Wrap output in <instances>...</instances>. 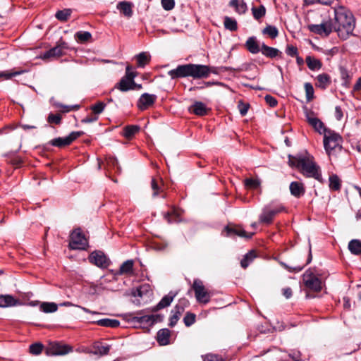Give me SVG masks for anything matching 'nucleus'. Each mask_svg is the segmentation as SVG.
Returning <instances> with one entry per match:
<instances>
[{
	"label": "nucleus",
	"mask_w": 361,
	"mask_h": 361,
	"mask_svg": "<svg viewBox=\"0 0 361 361\" xmlns=\"http://www.w3.org/2000/svg\"><path fill=\"white\" fill-rule=\"evenodd\" d=\"M98 116L95 115H92L87 116L86 118H83L82 120V123H93L98 120Z\"/></svg>",
	"instance_id": "obj_61"
},
{
	"label": "nucleus",
	"mask_w": 361,
	"mask_h": 361,
	"mask_svg": "<svg viewBox=\"0 0 361 361\" xmlns=\"http://www.w3.org/2000/svg\"><path fill=\"white\" fill-rule=\"evenodd\" d=\"M67 49V45L65 42H62L54 48L47 51L42 56V59H47L51 58H57L64 54V49Z\"/></svg>",
	"instance_id": "obj_14"
},
{
	"label": "nucleus",
	"mask_w": 361,
	"mask_h": 361,
	"mask_svg": "<svg viewBox=\"0 0 361 361\" xmlns=\"http://www.w3.org/2000/svg\"><path fill=\"white\" fill-rule=\"evenodd\" d=\"M188 305V301L186 299H180L174 308L171 312L169 325L173 327L179 320L180 316L185 311V307Z\"/></svg>",
	"instance_id": "obj_8"
},
{
	"label": "nucleus",
	"mask_w": 361,
	"mask_h": 361,
	"mask_svg": "<svg viewBox=\"0 0 361 361\" xmlns=\"http://www.w3.org/2000/svg\"><path fill=\"white\" fill-rule=\"evenodd\" d=\"M255 257L256 255L254 251H250V252L247 253L240 262L241 267L244 269L247 268L250 263H251Z\"/></svg>",
	"instance_id": "obj_40"
},
{
	"label": "nucleus",
	"mask_w": 361,
	"mask_h": 361,
	"mask_svg": "<svg viewBox=\"0 0 361 361\" xmlns=\"http://www.w3.org/2000/svg\"><path fill=\"white\" fill-rule=\"evenodd\" d=\"M176 295V293L171 291L168 295L162 298L160 302L153 308V311H157L169 306L172 301L173 300Z\"/></svg>",
	"instance_id": "obj_17"
},
{
	"label": "nucleus",
	"mask_w": 361,
	"mask_h": 361,
	"mask_svg": "<svg viewBox=\"0 0 361 361\" xmlns=\"http://www.w3.org/2000/svg\"><path fill=\"white\" fill-rule=\"evenodd\" d=\"M305 90V94H306V99L307 102L312 101L314 96V87L312 85L310 82H306L304 85Z\"/></svg>",
	"instance_id": "obj_44"
},
{
	"label": "nucleus",
	"mask_w": 361,
	"mask_h": 361,
	"mask_svg": "<svg viewBox=\"0 0 361 361\" xmlns=\"http://www.w3.org/2000/svg\"><path fill=\"white\" fill-rule=\"evenodd\" d=\"M329 187L330 188L338 190L340 189L341 183L337 176H331L329 178Z\"/></svg>",
	"instance_id": "obj_48"
},
{
	"label": "nucleus",
	"mask_w": 361,
	"mask_h": 361,
	"mask_svg": "<svg viewBox=\"0 0 361 361\" xmlns=\"http://www.w3.org/2000/svg\"><path fill=\"white\" fill-rule=\"evenodd\" d=\"M190 112L198 116H203V103L201 102H196L188 108Z\"/></svg>",
	"instance_id": "obj_41"
},
{
	"label": "nucleus",
	"mask_w": 361,
	"mask_h": 361,
	"mask_svg": "<svg viewBox=\"0 0 361 361\" xmlns=\"http://www.w3.org/2000/svg\"><path fill=\"white\" fill-rule=\"evenodd\" d=\"M71 11L70 9H64L59 11L56 13V18L61 21H66L71 16Z\"/></svg>",
	"instance_id": "obj_47"
},
{
	"label": "nucleus",
	"mask_w": 361,
	"mask_h": 361,
	"mask_svg": "<svg viewBox=\"0 0 361 361\" xmlns=\"http://www.w3.org/2000/svg\"><path fill=\"white\" fill-rule=\"evenodd\" d=\"M260 51L262 53L263 55L269 58H274L278 56V54L280 53L279 49L268 47L264 43H262Z\"/></svg>",
	"instance_id": "obj_28"
},
{
	"label": "nucleus",
	"mask_w": 361,
	"mask_h": 361,
	"mask_svg": "<svg viewBox=\"0 0 361 361\" xmlns=\"http://www.w3.org/2000/svg\"><path fill=\"white\" fill-rule=\"evenodd\" d=\"M306 117L308 123L317 131L319 134H322L323 135L325 134V132L329 130L324 126V123L317 118L313 116L312 114L310 112H306Z\"/></svg>",
	"instance_id": "obj_15"
},
{
	"label": "nucleus",
	"mask_w": 361,
	"mask_h": 361,
	"mask_svg": "<svg viewBox=\"0 0 361 361\" xmlns=\"http://www.w3.org/2000/svg\"><path fill=\"white\" fill-rule=\"evenodd\" d=\"M180 213L178 210L173 209L172 212H167L164 214V218L169 223H173L180 221Z\"/></svg>",
	"instance_id": "obj_37"
},
{
	"label": "nucleus",
	"mask_w": 361,
	"mask_h": 361,
	"mask_svg": "<svg viewBox=\"0 0 361 361\" xmlns=\"http://www.w3.org/2000/svg\"><path fill=\"white\" fill-rule=\"evenodd\" d=\"M252 12L254 18L257 20H259L265 15L266 9L264 6L261 5L258 8L252 7Z\"/></svg>",
	"instance_id": "obj_45"
},
{
	"label": "nucleus",
	"mask_w": 361,
	"mask_h": 361,
	"mask_svg": "<svg viewBox=\"0 0 361 361\" xmlns=\"http://www.w3.org/2000/svg\"><path fill=\"white\" fill-rule=\"evenodd\" d=\"M130 69L131 67L130 66L126 67V75L124 77L128 78L132 82H135L134 78L136 77L137 74L135 72L131 71Z\"/></svg>",
	"instance_id": "obj_57"
},
{
	"label": "nucleus",
	"mask_w": 361,
	"mask_h": 361,
	"mask_svg": "<svg viewBox=\"0 0 361 361\" xmlns=\"http://www.w3.org/2000/svg\"><path fill=\"white\" fill-rule=\"evenodd\" d=\"M23 71H11V72H2L0 76H4L6 79H10L13 76L20 75Z\"/></svg>",
	"instance_id": "obj_56"
},
{
	"label": "nucleus",
	"mask_w": 361,
	"mask_h": 361,
	"mask_svg": "<svg viewBox=\"0 0 361 361\" xmlns=\"http://www.w3.org/2000/svg\"><path fill=\"white\" fill-rule=\"evenodd\" d=\"M151 188L153 190V197H157L159 194L162 192L161 181L152 178L151 180Z\"/></svg>",
	"instance_id": "obj_35"
},
{
	"label": "nucleus",
	"mask_w": 361,
	"mask_h": 361,
	"mask_svg": "<svg viewBox=\"0 0 361 361\" xmlns=\"http://www.w3.org/2000/svg\"><path fill=\"white\" fill-rule=\"evenodd\" d=\"M134 319L142 324L152 326L157 322L161 321V317L159 314L140 315V314H137V315L134 317Z\"/></svg>",
	"instance_id": "obj_16"
},
{
	"label": "nucleus",
	"mask_w": 361,
	"mask_h": 361,
	"mask_svg": "<svg viewBox=\"0 0 361 361\" xmlns=\"http://www.w3.org/2000/svg\"><path fill=\"white\" fill-rule=\"evenodd\" d=\"M61 119H62V116L59 114H49L47 117V121L50 124L59 125L61 123Z\"/></svg>",
	"instance_id": "obj_49"
},
{
	"label": "nucleus",
	"mask_w": 361,
	"mask_h": 361,
	"mask_svg": "<svg viewBox=\"0 0 361 361\" xmlns=\"http://www.w3.org/2000/svg\"><path fill=\"white\" fill-rule=\"evenodd\" d=\"M109 345H103L99 342H95L92 345V353L95 355H104L109 353Z\"/></svg>",
	"instance_id": "obj_24"
},
{
	"label": "nucleus",
	"mask_w": 361,
	"mask_h": 361,
	"mask_svg": "<svg viewBox=\"0 0 361 361\" xmlns=\"http://www.w3.org/2000/svg\"><path fill=\"white\" fill-rule=\"evenodd\" d=\"M89 261L92 264L102 268H106L109 264V259L101 251L92 252L89 257Z\"/></svg>",
	"instance_id": "obj_12"
},
{
	"label": "nucleus",
	"mask_w": 361,
	"mask_h": 361,
	"mask_svg": "<svg viewBox=\"0 0 361 361\" xmlns=\"http://www.w3.org/2000/svg\"><path fill=\"white\" fill-rule=\"evenodd\" d=\"M283 209L284 207L281 205L276 207L268 205L264 207L259 217V222L262 224H270L274 216L281 212Z\"/></svg>",
	"instance_id": "obj_6"
},
{
	"label": "nucleus",
	"mask_w": 361,
	"mask_h": 361,
	"mask_svg": "<svg viewBox=\"0 0 361 361\" xmlns=\"http://www.w3.org/2000/svg\"><path fill=\"white\" fill-rule=\"evenodd\" d=\"M335 0H304L305 5L320 4L324 5H331Z\"/></svg>",
	"instance_id": "obj_52"
},
{
	"label": "nucleus",
	"mask_w": 361,
	"mask_h": 361,
	"mask_svg": "<svg viewBox=\"0 0 361 361\" xmlns=\"http://www.w3.org/2000/svg\"><path fill=\"white\" fill-rule=\"evenodd\" d=\"M264 99L271 107H274L277 104L276 99L271 95L265 96Z\"/></svg>",
	"instance_id": "obj_60"
},
{
	"label": "nucleus",
	"mask_w": 361,
	"mask_h": 361,
	"mask_svg": "<svg viewBox=\"0 0 361 361\" xmlns=\"http://www.w3.org/2000/svg\"><path fill=\"white\" fill-rule=\"evenodd\" d=\"M196 316L191 312H187L183 318V322L186 326H190L195 322Z\"/></svg>",
	"instance_id": "obj_50"
},
{
	"label": "nucleus",
	"mask_w": 361,
	"mask_h": 361,
	"mask_svg": "<svg viewBox=\"0 0 361 361\" xmlns=\"http://www.w3.org/2000/svg\"><path fill=\"white\" fill-rule=\"evenodd\" d=\"M229 232L231 233H234L240 237L245 238H251L255 233H247L243 228L240 227H237L233 229H230Z\"/></svg>",
	"instance_id": "obj_39"
},
{
	"label": "nucleus",
	"mask_w": 361,
	"mask_h": 361,
	"mask_svg": "<svg viewBox=\"0 0 361 361\" xmlns=\"http://www.w3.org/2000/svg\"><path fill=\"white\" fill-rule=\"evenodd\" d=\"M286 52L288 56H295L298 54V49L293 45H288Z\"/></svg>",
	"instance_id": "obj_59"
},
{
	"label": "nucleus",
	"mask_w": 361,
	"mask_h": 361,
	"mask_svg": "<svg viewBox=\"0 0 361 361\" xmlns=\"http://www.w3.org/2000/svg\"><path fill=\"white\" fill-rule=\"evenodd\" d=\"M309 29L311 32L323 37H327L333 31H335L331 19L324 20L320 24L310 25Z\"/></svg>",
	"instance_id": "obj_7"
},
{
	"label": "nucleus",
	"mask_w": 361,
	"mask_h": 361,
	"mask_svg": "<svg viewBox=\"0 0 361 361\" xmlns=\"http://www.w3.org/2000/svg\"><path fill=\"white\" fill-rule=\"evenodd\" d=\"M161 3L163 8L166 11L172 10L175 6L174 0H161Z\"/></svg>",
	"instance_id": "obj_54"
},
{
	"label": "nucleus",
	"mask_w": 361,
	"mask_h": 361,
	"mask_svg": "<svg viewBox=\"0 0 361 361\" xmlns=\"http://www.w3.org/2000/svg\"><path fill=\"white\" fill-rule=\"evenodd\" d=\"M245 185L250 189H255L259 185V182L253 178H247L245 180Z\"/></svg>",
	"instance_id": "obj_51"
},
{
	"label": "nucleus",
	"mask_w": 361,
	"mask_h": 361,
	"mask_svg": "<svg viewBox=\"0 0 361 361\" xmlns=\"http://www.w3.org/2000/svg\"><path fill=\"white\" fill-rule=\"evenodd\" d=\"M137 66L139 67H144L146 64H147L150 60V56L145 53L142 52L136 56Z\"/></svg>",
	"instance_id": "obj_36"
},
{
	"label": "nucleus",
	"mask_w": 361,
	"mask_h": 361,
	"mask_svg": "<svg viewBox=\"0 0 361 361\" xmlns=\"http://www.w3.org/2000/svg\"><path fill=\"white\" fill-rule=\"evenodd\" d=\"M335 116L338 120H341L343 117V113L341 107L336 106L335 109Z\"/></svg>",
	"instance_id": "obj_62"
},
{
	"label": "nucleus",
	"mask_w": 361,
	"mask_h": 361,
	"mask_svg": "<svg viewBox=\"0 0 361 361\" xmlns=\"http://www.w3.org/2000/svg\"><path fill=\"white\" fill-rule=\"evenodd\" d=\"M106 164L109 167H116L118 170H119V166L118 165V160L114 157H109L106 159Z\"/></svg>",
	"instance_id": "obj_58"
},
{
	"label": "nucleus",
	"mask_w": 361,
	"mask_h": 361,
	"mask_svg": "<svg viewBox=\"0 0 361 361\" xmlns=\"http://www.w3.org/2000/svg\"><path fill=\"white\" fill-rule=\"evenodd\" d=\"M20 304L18 300L11 295H0V307H13Z\"/></svg>",
	"instance_id": "obj_18"
},
{
	"label": "nucleus",
	"mask_w": 361,
	"mask_h": 361,
	"mask_svg": "<svg viewBox=\"0 0 361 361\" xmlns=\"http://www.w3.org/2000/svg\"><path fill=\"white\" fill-rule=\"evenodd\" d=\"M136 83L132 82L128 78L123 77L118 83L116 87L122 92H126L135 89Z\"/></svg>",
	"instance_id": "obj_22"
},
{
	"label": "nucleus",
	"mask_w": 361,
	"mask_h": 361,
	"mask_svg": "<svg viewBox=\"0 0 361 361\" xmlns=\"http://www.w3.org/2000/svg\"><path fill=\"white\" fill-rule=\"evenodd\" d=\"M283 294L286 298L288 299L292 295V290L290 288H286L283 289Z\"/></svg>",
	"instance_id": "obj_63"
},
{
	"label": "nucleus",
	"mask_w": 361,
	"mask_h": 361,
	"mask_svg": "<svg viewBox=\"0 0 361 361\" xmlns=\"http://www.w3.org/2000/svg\"><path fill=\"white\" fill-rule=\"evenodd\" d=\"M83 134L82 132L80 131H76V132H72L70 133L68 136L65 137H57L51 140L49 143L52 146L58 147H63L67 145H69L73 141L76 140L78 137H79L80 135Z\"/></svg>",
	"instance_id": "obj_10"
},
{
	"label": "nucleus",
	"mask_w": 361,
	"mask_h": 361,
	"mask_svg": "<svg viewBox=\"0 0 361 361\" xmlns=\"http://www.w3.org/2000/svg\"><path fill=\"white\" fill-rule=\"evenodd\" d=\"M97 324L102 326L106 327H117L119 326L120 322L116 319H99L97 322Z\"/></svg>",
	"instance_id": "obj_33"
},
{
	"label": "nucleus",
	"mask_w": 361,
	"mask_h": 361,
	"mask_svg": "<svg viewBox=\"0 0 361 361\" xmlns=\"http://www.w3.org/2000/svg\"><path fill=\"white\" fill-rule=\"evenodd\" d=\"M139 130L140 127L138 126H127L123 128V135L125 137L130 139L134 136L139 131Z\"/></svg>",
	"instance_id": "obj_30"
},
{
	"label": "nucleus",
	"mask_w": 361,
	"mask_h": 361,
	"mask_svg": "<svg viewBox=\"0 0 361 361\" xmlns=\"http://www.w3.org/2000/svg\"><path fill=\"white\" fill-rule=\"evenodd\" d=\"M229 5L235 8L239 14H244L247 9V4L243 0H231Z\"/></svg>",
	"instance_id": "obj_27"
},
{
	"label": "nucleus",
	"mask_w": 361,
	"mask_h": 361,
	"mask_svg": "<svg viewBox=\"0 0 361 361\" xmlns=\"http://www.w3.org/2000/svg\"><path fill=\"white\" fill-rule=\"evenodd\" d=\"M40 309L45 313H51L56 312L58 307L54 302H42L40 305Z\"/></svg>",
	"instance_id": "obj_42"
},
{
	"label": "nucleus",
	"mask_w": 361,
	"mask_h": 361,
	"mask_svg": "<svg viewBox=\"0 0 361 361\" xmlns=\"http://www.w3.org/2000/svg\"><path fill=\"white\" fill-rule=\"evenodd\" d=\"M306 63L308 68L312 71L319 70L322 68V62L312 56H307Z\"/></svg>",
	"instance_id": "obj_29"
},
{
	"label": "nucleus",
	"mask_w": 361,
	"mask_h": 361,
	"mask_svg": "<svg viewBox=\"0 0 361 361\" xmlns=\"http://www.w3.org/2000/svg\"><path fill=\"white\" fill-rule=\"evenodd\" d=\"M192 289L195 291V297L200 302H203V283L200 280L194 281Z\"/></svg>",
	"instance_id": "obj_26"
},
{
	"label": "nucleus",
	"mask_w": 361,
	"mask_h": 361,
	"mask_svg": "<svg viewBox=\"0 0 361 361\" xmlns=\"http://www.w3.org/2000/svg\"><path fill=\"white\" fill-rule=\"evenodd\" d=\"M290 191L292 195L298 198L304 195L305 188L299 182H292L290 185Z\"/></svg>",
	"instance_id": "obj_21"
},
{
	"label": "nucleus",
	"mask_w": 361,
	"mask_h": 361,
	"mask_svg": "<svg viewBox=\"0 0 361 361\" xmlns=\"http://www.w3.org/2000/svg\"><path fill=\"white\" fill-rule=\"evenodd\" d=\"M303 282L307 288L313 291L319 292L322 290V281L310 271H306L303 274Z\"/></svg>",
	"instance_id": "obj_9"
},
{
	"label": "nucleus",
	"mask_w": 361,
	"mask_h": 361,
	"mask_svg": "<svg viewBox=\"0 0 361 361\" xmlns=\"http://www.w3.org/2000/svg\"><path fill=\"white\" fill-rule=\"evenodd\" d=\"M133 260H127L124 262L120 267L119 274H129L133 271Z\"/></svg>",
	"instance_id": "obj_38"
},
{
	"label": "nucleus",
	"mask_w": 361,
	"mask_h": 361,
	"mask_svg": "<svg viewBox=\"0 0 361 361\" xmlns=\"http://www.w3.org/2000/svg\"><path fill=\"white\" fill-rule=\"evenodd\" d=\"M106 107V104L103 102H98L95 104L90 106V109L93 114L97 116L103 112Z\"/></svg>",
	"instance_id": "obj_43"
},
{
	"label": "nucleus",
	"mask_w": 361,
	"mask_h": 361,
	"mask_svg": "<svg viewBox=\"0 0 361 361\" xmlns=\"http://www.w3.org/2000/svg\"><path fill=\"white\" fill-rule=\"evenodd\" d=\"M132 4L128 1L119 2L117 5V8L125 16L130 18L133 16Z\"/></svg>",
	"instance_id": "obj_25"
},
{
	"label": "nucleus",
	"mask_w": 361,
	"mask_h": 361,
	"mask_svg": "<svg viewBox=\"0 0 361 361\" xmlns=\"http://www.w3.org/2000/svg\"><path fill=\"white\" fill-rule=\"evenodd\" d=\"M71 350L69 345L53 343L47 348L46 353L48 355H62L68 353Z\"/></svg>",
	"instance_id": "obj_11"
},
{
	"label": "nucleus",
	"mask_w": 361,
	"mask_h": 361,
	"mask_svg": "<svg viewBox=\"0 0 361 361\" xmlns=\"http://www.w3.org/2000/svg\"><path fill=\"white\" fill-rule=\"evenodd\" d=\"M170 336V331L168 329H162L157 332V341L161 345H166L169 343Z\"/></svg>",
	"instance_id": "obj_20"
},
{
	"label": "nucleus",
	"mask_w": 361,
	"mask_h": 361,
	"mask_svg": "<svg viewBox=\"0 0 361 361\" xmlns=\"http://www.w3.org/2000/svg\"><path fill=\"white\" fill-rule=\"evenodd\" d=\"M224 25L225 28L230 31H235L238 29L237 21L228 16L224 17Z\"/></svg>",
	"instance_id": "obj_31"
},
{
	"label": "nucleus",
	"mask_w": 361,
	"mask_h": 361,
	"mask_svg": "<svg viewBox=\"0 0 361 361\" xmlns=\"http://www.w3.org/2000/svg\"><path fill=\"white\" fill-rule=\"evenodd\" d=\"M289 164L291 166L300 168L302 173L307 177L319 180L321 176L319 167L314 161L313 157L307 153L305 155L289 156Z\"/></svg>",
	"instance_id": "obj_2"
},
{
	"label": "nucleus",
	"mask_w": 361,
	"mask_h": 361,
	"mask_svg": "<svg viewBox=\"0 0 361 361\" xmlns=\"http://www.w3.org/2000/svg\"><path fill=\"white\" fill-rule=\"evenodd\" d=\"M204 361H225L224 359L216 354H207L204 356Z\"/></svg>",
	"instance_id": "obj_55"
},
{
	"label": "nucleus",
	"mask_w": 361,
	"mask_h": 361,
	"mask_svg": "<svg viewBox=\"0 0 361 361\" xmlns=\"http://www.w3.org/2000/svg\"><path fill=\"white\" fill-rule=\"evenodd\" d=\"M70 238L69 247L72 250H85L87 246V240L80 228L75 229Z\"/></svg>",
	"instance_id": "obj_5"
},
{
	"label": "nucleus",
	"mask_w": 361,
	"mask_h": 361,
	"mask_svg": "<svg viewBox=\"0 0 361 361\" xmlns=\"http://www.w3.org/2000/svg\"><path fill=\"white\" fill-rule=\"evenodd\" d=\"M264 34L268 35L271 38L274 39L278 36L279 32L276 27L269 25L262 31Z\"/></svg>",
	"instance_id": "obj_46"
},
{
	"label": "nucleus",
	"mask_w": 361,
	"mask_h": 361,
	"mask_svg": "<svg viewBox=\"0 0 361 361\" xmlns=\"http://www.w3.org/2000/svg\"><path fill=\"white\" fill-rule=\"evenodd\" d=\"M43 345L41 343H34L30 346V352L33 355H39L42 353Z\"/></svg>",
	"instance_id": "obj_53"
},
{
	"label": "nucleus",
	"mask_w": 361,
	"mask_h": 361,
	"mask_svg": "<svg viewBox=\"0 0 361 361\" xmlns=\"http://www.w3.org/2000/svg\"><path fill=\"white\" fill-rule=\"evenodd\" d=\"M350 251L355 255L361 253V241L358 240H352L348 244Z\"/></svg>",
	"instance_id": "obj_34"
},
{
	"label": "nucleus",
	"mask_w": 361,
	"mask_h": 361,
	"mask_svg": "<svg viewBox=\"0 0 361 361\" xmlns=\"http://www.w3.org/2000/svg\"><path fill=\"white\" fill-rule=\"evenodd\" d=\"M168 75L173 80L187 77L200 79L203 77V65L193 63L178 65L176 68L170 70Z\"/></svg>",
	"instance_id": "obj_3"
},
{
	"label": "nucleus",
	"mask_w": 361,
	"mask_h": 361,
	"mask_svg": "<svg viewBox=\"0 0 361 361\" xmlns=\"http://www.w3.org/2000/svg\"><path fill=\"white\" fill-rule=\"evenodd\" d=\"M156 99L157 96L155 94L144 93L139 98L137 103V106L141 111L146 110L154 104Z\"/></svg>",
	"instance_id": "obj_13"
},
{
	"label": "nucleus",
	"mask_w": 361,
	"mask_h": 361,
	"mask_svg": "<svg viewBox=\"0 0 361 361\" xmlns=\"http://www.w3.org/2000/svg\"><path fill=\"white\" fill-rule=\"evenodd\" d=\"M316 87L321 89H326L331 83V78L326 73H322L317 76Z\"/></svg>",
	"instance_id": "obj_23"
},
{
	"label": "nucleus",
	"mask_w": 361,
	"mask_h": 361,
	"mask_svg": "<svg viewBox=\"0 0 361 361\" xmlns=\"http://www.w3.org/2000/svg\"><path fill=\"white\" fill-rule=\"evenodd\" d=\"M75 37L78 42L80 43H85L91 39L92 35L90 32L79 31L75 33Z\"/></svg>",
	"instance_id": "obj_32"
},
{
	"label": "nucleus",
	"mask_w": 361,
	"mask_h": 361,
	"mask_svg": "<svg viewBox=\"0 0 361 361\" xmlns=\"http://www.w3.org/2000/svg\"><path fill=\"white\" fill-rule=\"evenodd\" d=\"M261 45L262 44L258 42L255 37H249L245 43L246 48L252 54L259 53L261 51Z\"/></svg>",
	"instance_id": "obj_19"
},
{
	"label": "nucleus",
	"mask_w": 361,
	"mask_h": 361,
	"mask_svg": "<svg viewBox=\"0 0 361 361\" xmlns=\"http://www.w3.org/2000/svg\"><path fill=\"white\" fill-rule=\"evenodd\" d=\"M141 287L140 288H137L136 289L133 290L132 291V295L135 297L136 296H139V297H142V290H141Z\"/></svg>",
	"instance_id": "obj_64"
},
{
	"label": "nucleus",
	"mask_w": 361,
	"mask_h": 361,
	"mask_svg": "<svg viewBox=\"0 0 361 361\" xmlns=\"http://www.w3.org/2000/svg\"><path fill=\"white\" fill-rule=\"evenodd\" d=\"M334 13L333 23L335 32L341 39H346L354 30L355 25L354 17L350 11L342 6L334 7Z\"/></svg>",
	"instance_id": "obj_1"
},
{
	"label": "nucleus",
	"mask_w": 361,
	"mask_h": 361,
	"mask_svg": "<svg viewBox=\"0 0 361 361\" xmlns=\"http://www.w3.org/2000/svg\"><path fill=\"white\" fill-rule=\"evenodd\" d=\"M342 137L338 133L331 130L325 132L323 142L326 153L331 156L340 152L342 149Z\"/></svg>",
	"instance_id": "obj_4"
}]
</instances>
